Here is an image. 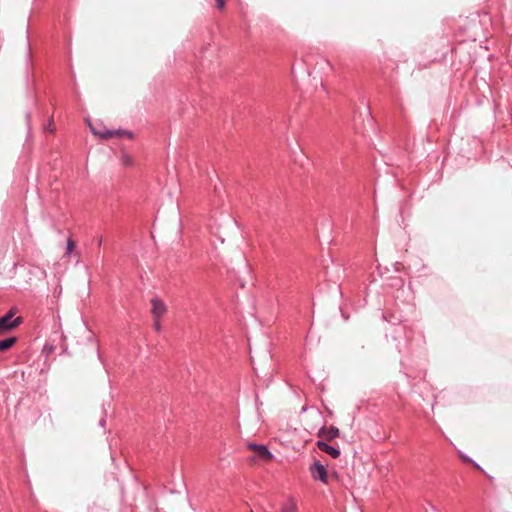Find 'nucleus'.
Returning <instances> with one entry per match:
<instances>
[{"instance_id": "39448f33", "label": "nucleus", "mask_w": 512, "mask_h": 512, "mask_svg": "<svg viewBox=\"0 0 512 512\" xmlns=\"http://www.w3.org/2000/svg\"><path fill=\"white\" fill-rule=\"evenodd\" d=\"M91 131L95 135H100L102 138L106 139L111 137L112 135H118V136H126L128 138L133 137V133L128 130H107L104 133L96 131L94 128H91Z\"/></svg>"}, {"instance_id": "9b49d317", "label": "nucleus", "mask_w": 512, "mask_h": 512, "mask_svg": "<svg viewBox=\"0 0 512 512\" xmlns=\"http://www.w3.org/2000/svg\"><path fill=\"white\" fill-rule=\"evenodd\" d=\"M382 317L384 320H386L392 324H398V323L402 322V319L400 317L395 316L394 314L387 315V314L383 313Z\"/></svg>"}, {"instance_id": "dca6fc26", "label": "nucleus", "mask_w": 512, "mask_h": 512, "mask_svg": "<svg viewBox=\"0 0 512 512\" xmlns=\"http://www.w3.org/2000/svg\"><path fill=\"white\" fill-rule=\"evenodd\" d=\"M154 328H155L156 331H159L161 329V325H160L159 319H155Z\"/></svg>"}, {"instance_id": "1a4fd4ad", "label": "nucleus", "mask_w": 512, "mask_h": 512, "mask_svg": "<svg viewBox=\"0 0 512 512\" xmlns=\"http://www.w3.org/2000/svg\"><path fill=\"white\" fill-rule=\"evenodd\" d=\"M257 455L263 459H272L274 457L273 453L268 449L266 445L261 444L257 446Z\"/></svg>"}, {"instance_id": "6e6552de", "label": "nucleus", "mask_w": 512, "mask_h": 512, "mask_svg": "<svg viewBox=\"0 0 512 512\" xmlns=\"http://www.w3.org/2000/svg\"><path fill=\"white\" fill-rule=\"evenodd\" d=\"M16 341L17 338L14 336L0 340V352L10 349L16 343Z\"/></svg>"}, {"instance_id": "f03ea898", "label": "nucleus", "mask_w": 512, "mask_h": 512, "mask_svg": "<svg viewBox=\"0 0 512 512\" xmlns=\"http://www.w3.org/2000/svg\"><path fill=\"white\" fill-rule=\"evenodd\" d=\"M310 474L315 481H320L324 484L328 483V472L326 466L320 461L315 460L309 467Z\"/></svg>"}, {"instance_id": "20e7f679", "label": "nucleus", "mask_w": 512, "mask_h": 512, "mask_svg": "<svg viewBox=\"0 0 512 512\" xmlns=\"http://www.w3.org/2000/svg\"><path fill=\"white\" fill-rule=\"evenodd\" d=\"M340 434V431L337 427L335 426H330V427H326V426H322L317 435L319 437H323L326 439V442L327 441H331L333 440L334 438H337Z\"/></svg>"}, {"instance_id": "aec40b11", "label": "nucleus", "mask_w": 512, "mask_h": 512, "mask_svg": "<svg viewBox=\"0 0 512 512\" xmlns=\"http://www.w3.org/2000/svg\"><path fill=\"white\" fill-rule=\"evenodd\" d=\"M29 56H30V48H28V52H27V61H29ZM29 66V63L26 62V67L28 68Z\"/></svg>"}, {"instance_id": "5701e85b", "label": "nucleus", "mask_w": 512, "mask_h": 512, "mask_svg": "<svg viewBox=\"0 0 512 512\" xmlns=\"http://www.w3.org/2000/svg\"><path fill=\"white\" fill-rule=\"evenodd\" d=\"M101 243H102V238H99L98 244L101 245Z\"/></svg>"}, {"instance_id": "2eb2a0df", "label": "nucleus", "mask_w": 512, "mask_h": 512, "mask_svg": "<svg viewBox=\"0 0 512 512\" xmlns=\"http://www.w3.org/2000/svg\"><path fill=\"white\" fill-rule=\"evenodd\" d=\"M216 6L219 9H223L225 6V0H216Z\"/></svg>"}, {"instance_id": "412c9836", "label": "nucleus", "mask_w": 512, "mask_h": 512, "mask_svg": "<svg viewBox=\"0 0 512 512\" xmlns=\"http://www.w3.org/2000/svg\"><path fill=\"white\" fill-rule=\"evenodd\" d=\"M105 423H106L105 419H101V420L98 422V425L103 427V426L105 425Z\"/></svg>"}, {"instance_id": "9d476101", "label": "nucleus", "mask_w": 512, "mask_h": 512, "mask_svg": "<svg viewBox=\"0 0 512 512\" xmlns=\"http://www.w3.org/2000/svg\"><path fill=\"white\" fill-rule=\"evenodd\" d=\"M297 511V504L294 501L293 498H290L288 502L283 505L281 508V512H296Z\"/></svg>"}, {"instance_id": "0eeeda50", "label": "nucleus", "mask_w": 512, "mask_h": 512, "mask_svg": "<svg viewBox=\"0 0 512 512\" xmlns=\"http://www.w3.org/2000/svg\"><path fill=\"white\" fill-rule=\"evenodd\" d=\"M397 333H398V335H399V336L404 335V337H405V340H404V342H403V343L399 342V343L396 345L397 350H398L400 353H402V352H404V351L406 350V348H407V339H408L407 330H406V328H405L404 326H403V327L401 326V327L397 330Z\"/></svg>"}, {"instance_id": "7ed1b4c3", "label": "nucleus", "mask_w": 512, "mask_h": 512, "mask_svg": "<svg viewBox=\"0 0 512 512\" xmlns=\"http://www.w3.org/2000/svg\"><path fill=\"white\" fill-rule=\"evenodd\" d=\"M316 446L319 450L328 454L329 456H331L334 459H337L341 454L340 449L338 447H334V446L328 444L324 440H318L316 442Z\"/></svg>"}, {"instance_id": "ddd939ff", "label": "nucleus", "mask_w": 512, "mask_h": 512, "mask_svg": "<svg viewBox=\"0 0 512 512\" xmlns=\"http://www.w3.org/2000/svg\"><path fill=\"white\" fill-rule=\"evenodd\" d=\"M459 457L464 461V462H467V463H470V462H473V459L470 458L469 456H467L466 454L462 453L461 451H459Z\"/></svg>"}, {"instance_id": "f3484780", "label": "nucleus", "mask_w": 512, "mask_h": 512, "mask_svg": "<svg viewBox=\"0 0 512 512\" xmlns=\"http://www.w3.org/2000/svg\"><path fill=\"white\" fill-rule=\"evenodd\" d=\"M476 469L484 472V469L477 463L473 460V462H470Z\"/></svg>"}, {"instance_id": "f257e3e1", "label": "nucleus", "mask_w": 512, "mask_h": 512, "mask_svg": "<svg viewBox=\"0 0 512 512\" xmlns=\"http://www.w3.org/2000/svg\"><path fill=\"white\" fill-rule=\"evenodd\" d=\"M17 312L18 308L12 307L8 312L0 317V334L10 331L23 323V318L21 316H16Z\"/></svg>"}, {"instance_id": "b1692460", "label": "nucleus", "mask_w": 512, "mask_h": 512, "mask_svg": "<svg viewBox=\"0 0 512 512\" xmlns=\"http://www.w3.org/2000/svg\"><path fill=\"white\" fill-rule=\"evenodd\" d=\"M251 512H253V511H251Z\"/></svg>"}, {"instance_id": "4468645a", "label": "nucleus", "mask_w": 512, "mask_h": 512, "mask_svg": "<svg viewBox=\"0 0 512 512\" xmlns=\"http://www.w3.org/2000/svg\"><path fill=\"white\" fill-rule=\"evenodd\" d=\"M122 162H123L124 165L128 166V165H130L132 163V160H131V158L128 155H124L122 157Z\"/></svg>"}, {"instance_id": "6ab92c4d", "label": "nucleus", "mask_w": 512, "mask_h": 512, "mask_svg": "<svg viewBox=\"0 0 512 512\" xmlns=\"http://www.w3.org/2000/svg\"><path fill=\"white\" fill-rule=\"evenodd\" d=\"M30 112L26 113V119H27V125H28V128L30 129Z\"/></svg>"}, {"instance_id": "f8f14e48", "label": "nucleus", "mask_w": 512, "mask_h": 512, "mask_svg": "<svg viewBox=\"0 0 512 512\" xmlns=\"http://www.w3.org/2000/svg\"><path fill=\"white\" fill-rule=\"evenodd\" d=\"M75 248V242L69 238L66 242V252L65 254L66 255H70L73 251V249Z\"/></svg>"}, {"instance_id": "423d86ee", "label": "nucleus", "mask_w": 512, "mask_h": 512, "mask_svg": "<svg viewBox=\"0 0 512 512\" xmlns=\"http://www.w3.org/2000/svg\"><path fill=\"white\" fill-rule=\"evenodd\" d=\"M151 305V311L155 319H159L166 312L164 303L156 297L151 300Z\"/></svg>"}, {"instance_id": "a211bd4d", "label": "nucleus", "mask_w": 512, "mask_h": 512, "mask_svg": "<svg viewBox=\"0 0 512 512\" xmlns=\"http://www.w3.org/2000/svg\"><path fill=\"white\" fill-rule=\"evenodd\" d=\"M260 445H261V444L250 443V444L248 445V447H249L250 449H254V450H256V449H257V446H260Z\"/></svg>"}, {"instance_id": "4be33fe9", "label": "nucleus", "mask_w": 512, "mask_h": 512, "mask_svg": "<svg viewBox=\"0 0 512 512\" xmlns=\"http://www.w3.org/2000/svg\"><path fill=\"white\" fill-rule=\"evenodd\" d=\"M429 506L431 507L432 510H435V507L431 503H429Z\"/></svg>"}]
</instances>
